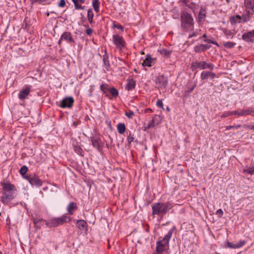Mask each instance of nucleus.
Listing matches in <instances>:
<instances>
[{
	"mask_svg": "<svg viewBox=\"0 0 254 254\" xmlns=\"http://www.w3.org/2000/svg\"><path fill=\"white\" fill-rule=\"evenodd\" d=\"M74 150L81 156H84V151L80 146L74 145Z\"/></svg>",
	"mask_w": 254,
	"mask_h": 254,
	"instance_id": "nucleus-30",
	"label": "nucleus"
},
{
	"mask_svg": "<svg viewBox=\"0 0 254 254\" xmlns=\"http://www.w3.org/2000/svg\"><path fill=\"white\" fill-rule=\"evenodd\" d=\"M159 52L162 55L167 57H168L171 53V51L165 49H161Z\"/></svg>",
	"mask_w": 254,
	"mask_h": 254,
	"instance_id": "nucleus-37",
	"label": "nucleus"
},
{
	"mask_svg": "<svg viewBox=\"0 0 254 254\" xmlns=\"http://www.w3.org/2000/svg\"><path fill=\"white\" fill-rule=\"evenodd\" d=\"M181 27L185 30L193 29V19L186 10H183L181 15Z\"/></svg>",
	"mask_w": 254,
	"mask_h": 254,
	"instance_id": "nucleus-4",
	"label": "nucleus"
},
{
	"mask_svg": "<svg viewBox=\"0 0 254 254\" xmlns=\"http://www.w3.org/2000/svg\"><path fill=\"white\" fill-rule=\"evenodd\" d=\"M24 179H26L29 183L33 186L40 187L43 185L42 181L39 179L38 177L35 174H29L24 176Z\"/></svg>",
	"mask_w": 254,
	"mask_h": 254,
	"instance_id": "nucleus-7",
	"label": "nucleus"
},
{
	"mask_svg": "<svg viewBox=\"0 0 254 254\" xmlns=\"http://www.w3.org/2000/svg\"><path fill=\"white\" fill-rule=\"evenodd\" d=\"M77 227L80 230L85 231V232L88 230V225L86 221L84 220H76Z\"/></svg>",
	"mask_w": 254,
	"mask_h": 254,
	"instance_id": "nucleus-19",
	"label": "nucleus"
},
{
	"mask_svg": "<svg viewBox=\"0 0 254 254\" xmlns=\"http://www.w3.org/2000/svg\"><path fill=\"white\" fill-rule=\"evenodd\" d=\"M127 133V141L128 144H130L131 143L134 141V138L133 137V134L131 133L130 131H129V132Z\"/></svg>",
	"mask_w": 254,
	"mask_h": 254,
	"instance_id": "nucleus-39",
	"label": "nucleus"
},
{
	"mask_svg": "<svg viewBox=\"0 0 254 254\" xmlns=\"http://www.w3.org/2000/svg\"><path fill=\"white\" fill-rule=\"evenodd\" d=\"M243 127H247L250 129L254 130V126H251L250 125L248 124H245L243 125Z\"/></svg>",
	"mask_w": 254,
	"mask_h": 254,
	"instance_id": "nucleus-48",
	"label": "nucleus"
},
{
	"mask_svg": "<svg viewBox=\"0 0 254 254\" xmlns=\"http://www.w3.org/2000/svg\"><path fill=\"white\" fill-rule=\"evenodd\" d=\"M66 4L65 0H60L58 5L60 7H64Z\"/></svg>",
	"mask_w": 254,
	"mask_h": 254,
	"instance_id": "nucleus-45",
	"label": "nucleus"
},
{
	"mask_svg": "<svg viewBox=\"0 0 254 254\" xmlns=\"http://www.w3.org/2000/svg\"><path fill=\"white\" fill-rule=\"evenodd\" d=\"M28 171V168L26 166H23L19 170V173L24 178V176L27 175L26 174Z\"/></svg>",
	"mask_w": 254,
	"mask_h": 254,
	"instance_id": "nucleus-38",
	"label": "nucleus"
},
{
	"mask_svg": "<svg viewBox=\"0 0 254 254\" xmlns=\"http://www.w3.org/2000/svg\"><path fill=\"white\" fill-rule=\"evenodd\" d=\"M0 184L2 187L1 201L3 204L7 205L17 196V189L8 182H1Z\"/></svg>",
	"mask_w": 254,
	"mask_h": 254,
	"instance_id": "nucleus-1",
	"label": "nucleus"
},
{
	"mask_svg": "<svg viewBox=\"0 0 254 254\" xmlns=\"http://www.w3.org/2000/svg\"><path fill=\"white\" fill-rule=\"evenodd\" d=\"M176 229L174 226L168 232L162 240L158 241L156 242V247L154 254H162L165 251V247L169 244L170 240L172 236L174 231Z\"/></svg>",
	"mask_w": 254,
	"mask_h": 254,
	"instance_id": "nucleus-3",
	"label": "nucleus"
},
{
	"mask_svg": "<svg viewBox=\"0 0 254 254\" xmlns=\"http://www.w3.org/2000/svg\"><path fill=\"white\" fill-rule=\"evenodd\" d=\"M234 126V128H235L236 129H238L239 128L241 127V125H235Z\"/></svg>",
	"mask_w": 254,
	"mask_h": 254,
	"instance_id": "nucleus-57",
	"label": "nucleus"
},
{
	"mask_svg": "<svg viewBox=\"0 0 254 254\" xmlns=\"http://www.w3.org/2000/svg\"><path fill=\"white\" fill-rule=\"evenodd\" d=\"M46 222L47 221H46L45 220H43L42 219H36L34 220V223L35 226L37 228H40L41 227V225H43L44 223L46 224Z\"/></svg>",
	"mask_w": 254,
	"mask_h": 254,
	"instance_id": "nucleus-29",
	"label": "nucleus"
},
{
	"mask_svg": "<svg viewBox=\"0 0 254 254\" xmlns=\"http://www.w3.org/2000/svg\"><path fill=\"white\" fill-rule=\"evenodd\" d=\"M30 89L28 86L25 88L21 90L18 94V98L21 100H24L26 99L30 94Z\"/></svg>",
	"mask_w": 254,
	"mask_h": 254,
	"instance_id": "nucleus-17",
	"label": "nucleus"
},
{
	"mask_svg": "<svg viewBox=\"0 0 254 254\" xmlns=\"http://www.w3.org/2000/svg\"><path fill=\"white\" fill-rule=\"evenodd\" d=\"M93 16H94V14H93L92 9H88V12H87V18H88L89 22L90 24H92L93 22Z\"/></svg>",
	"mask_w": 254,
	"mask_h": 254,
	"instance_id": "nucleus-32",
	"label": "nucleus"
},
{
	"mask_svg": "<svg viewBox=\"0 0 254 254\" xmlns=\"http://www.w3.org/2000/svg\"><path fill=\"white\" fill-rule=\"evenodd\" d=\"M172 207L173 206L170 202L155 203L152 205V215H157L163 217Z\"/></svg>",
	"mask_w": 254,
	"mask_h": 254,
	"instance_id": "nucleus-2",
	"label": "nucleus"
},
{
	"mask_svg": "<svg viewBox=\"0 0 254 254\" xmlns=\"http://www.w3.org/2000/svg\"><path fill=\"white\" fill-rule=\"evenodd\" d=\"M90 140L92 142V145L96 148L99 151H100L101 148L103 146V143L101 138L97 136L91 137Z\"/></svg>",
	"mask_w": 254,
	"mask_h": 254,
	"instance_id": "nucleus-10",
	"label": "nucleus"
},
{
	"mask_svg": "<svg viewBox=\"0 0 254 254\" xmlns=\"http://www.w3.org/2000/svg\"><path fill=\"white\" fill-rule=\"evenodd\" d=\"M195 86L196 85L194 84L193 86H192V87H191L190 89H189L188 91V93H190L192 92V91L194 90Z\"/></svg>",
	"mask_w": 254,
	"mask_h": 254,
	"instance_id": "nucleus-52",
	"label": "nucleus"
},
{
	"mask_svg": "<svg viewBox=\"0 0 254 254\" xmlns=\"http://www.w3.org/2000/svg\"><path fill=\"white\" fill-rule=\"evenodd\" d=\"M88 119H89V118H88V116H86V118H85V120L87 121Z\"/></svg>",
	"mask_w": 254,
	"mask_h": 254,
	"instance_id": "nucleus-61",
	"label": "nucleus"
},
{
	"mask_svg": "<svg viewBox=\"0 0 254 254\" xmlns=\"http://www.w3.org/2000/svg\"><path fill=\"white\" fill-rule=\"evenodd\" d=\"M234 128V126H227L226 127V130H229V129H230L231 128Z\"/></svg>",
	"mask_w": 254,
	"mask_h": 254,
	"instance_id": "nucleus-55",
	"label": "nucleus"
},
{
	"mask_svg": "<svg viewBox=\"0 0 254 254\" xmlns=\"http://www.w3.org/2000/svg\"><path fill=\"white\" fill-rule=\"evenodd\" d=\"M117 128L119 133L122 134L126 131V127L124 123H121L118 124Z\"/></svg>",
	"mask_w": 254,
	"mask_h": 254,
	"instance_id": "nucleus-26",
	"label": "nucleus"
},
{
	"mask_svg": "<svg viewBox=\"0 0 254 254\" xmlns=\"http://www.w3.org/2000/svg\"><path fill=\"white\" fill-rule=\"evenodd\" d=\"M245 5L249 14L254 13V0H245Z\"/></svg>",
	"mask_w": 254,
	"mask_h": 254,
	"instance_id": "nucleus-15",
	"label": "nucleus"
},
{
	"mask_svg": "<svg viewBox=\"0 0 254 254\" xmlns=\"http://www.w3.org/2000/svg\"><path fill=\"white\" fill-rule=\"evenodd\" d=\"M46 14H47V15L48 16H49V15H50V13H49V12H47Z\"/></svg>",
	"mask_w": 254,
	"mask_h": 254,
	"instance_id": "nucleus-63",
	"label": "nucleus"
},
{
	"mask_svg": "<svg viewBox=\"0 0 254 254\" xmlns=\"http://www.w3.org/2000/svg\"><path fill=\"white\" fill-rule=\"evenodd\" d=\"M92 33V30L90 28H88L86 30V33L88 35H91Z\"/></svg>",
	"mask_w": 254,
	"mask_h": 254,
	"instance_id": "nucleus-49",
	"label": "nucleus"
},
{
	"mask_svg": "<svg viewBox=\"0 0 254 254\" xmlns=\"http://www.w3.org/2000/svg\"><path fill=\"white\" fill-rule=\"evenodd\" d=\"M108 91L111 94L112 98H116L119 95V92H118V90L114 87L109 88Z\"/></svg>",
	"mask_w": 254,
	"mask_h": 254,
	"instance_id": "nucleus-27",
	"label": "nucleus"
},
{
	"mask_svg": "<svg viewBox=\"0 0 254 254\" xmlns=\"http://www.w3.org/2000/svg\"><path fill=\"white\" fill-rule=\"evenodd\" d=\"M236 43L232 42H226L223 43V46L224 47L227 48L228 49L233 48L235 45Z\"/></svg>",
	"mask_w": 254,
	"mask_h": 254,
	"instance_id": "nucleus-36",
	"label": "nucleus"
},
{
	"mask_svg": "<svg viewBox=\"0 0 254 254\" xmlns=\"http://www.w3.org/2000/svg\"><path fill=\"white\" fill-rule=\"evenodd\" d=\"M100 4L99 0H92V6L96 12H98L99 10Z\"/></svg>",
	"mask_w": 254,
	"mask_h": 254,
	"instance_id": "nucleus-31",
	"label": "nucleus"
},
{
	"mask_svg": "<svg viewBox=\"0 0 254 254\" xmlns=\"http://www.w3.org/2000/svg\"><path fill=\"white\" fill-rule=\"evenodd\" d=\"M243 173L245 174H248L251 175H254V167H247L243 170Z\"/></svg>",
	"mask_w": 254,
	"mask_h": 254,
	"instance_id": "nucleus-34",
	"label": "nucleus"
},
{
	"mask_svg": "<svg viewBox=\"0 0 254 254\" xmlns=\"http://www.w3.org/2000/svg\"><path fill=\"white\" fill-rule=\"evenodd\" d=\"M167 111H169L170 110V108H169V107H168L167 108Z\"/></svg>",
	"mask_w": 254,
	"mask_h": 254,
	"instance_id": "nucleus-62",
	"label": "nucleus"
},
{
	"mask_svg": "<svg viewBox=\"0 0 254 254\" xmlns=\"http://www.w3.org/2000/svg\"><path fill=\"white\" fill-rule=\"evenodd\" d=\"M152 112V110L150 108L146 109L145 110V113H149V112Z\"/></svg>",
	"mask_w": 254,
	"mask_h": 254,
	"instance_id": "nucleus-56",
	"label": "nucleus"
},
{
	"mask_svg": "<svg viewBox=\"0 0 254 254\" xmlns=\"http://www.w3.org/2000/svg\"><path fill=\"white\" fill-rule=\"evenodd\" d=\"M113 41L116 48L120 50H122L125 47L126 42L124 39L118 34L113 35Z\"/></svg>",
	"mask_w": 254,
	"mask_h": 254,
	"instance_id": "nucleus-8",
	"label": "nucleus"
},
{
	"mask_svg": "<svg viewBox=\"0 0 254 254\" xmlns=\"http://www.w3.org/2000/svg\"><path fill=\"white\" fill-rule=\"evenodd\" d=\"M216 214L218 215L219 217H222L223 215V211L222 209H219L216 211Z\"/></svg>",
	"mask_w": 254,
	"mask_h": 254,
	"instance_id": "nucleus-46",
	"label": "nucleus"
},
{
	"mask_svg": "<svg viewBox=\"0 0 254 254\" xmlns=\"http://www.w3.org/2000/svg\"><path fill=\"white\" fill-rule=\"evenodd\" d=\"M205 38V39H207V38H207V35H206V34H203V35H202V36L201 37H200V39H201V38Z\"/></svg>",
	"mask_w": 254,
	"mask_h": 254,
	"instance_id": "nucleus-58",
	"label": "nucleus"
},
{
	"mask_svg": "<svg viewBox=\"0 0 254 254\" xmlns=\"http://www.w3.org/2000/svg\"><path fill=\"white\" fill-rule=\"evenodd\" d=\"M103 62L104 63V66L107 70L109 71L110 68V64L109 60V56L107 55L106 51L105 55L103 56Z\"/></svg>",
	"mask_w": 254,
	"mask_h": 254,
	"instance_id": "nucleus-21",
	"label": "nucleus"
},
{
	"mask_svg": "<svg viewBox=\"0 0 254 254\" xmlns=\"http://www.w3.org/2000/svg\"><path fill=\"white\" fill-rule=\"evenodd\" d=\"M216 76V74L214 72L210 71V77H212V78H214Z\"/></svg>",
	"mask_w": 254,
	"mask_h": 254,
	"instance_id": "nucleus-54",
	"label": "nucleus"
},
{
	"mask_svg": "<svg viewBox=\"0 0 254 254\" xmlns=\"http://www.w3.org/2000/svg\"><path fill=\"white\" fill-rule=\"evenodd\" d=\"M125 115L128 118L131 119L134 115V112L131 110H129L128 112H126Z\"/></svg>",
	"mask_w": 254,
	"mask_h": 254,
	"instance_id": "nucleus-43",
	"label": "nucleus"
},
{
	"mask_svg": "<svg viewBox=\"0 0 254 254\" xmlns=\"http://www.w3.org/2000/svg\"><path fill=\"white\" fill-rule=\"evenodd\" d=\"M153 61V59L151 58L150 55H147L146 58L143 61L142 63L143 66H151V63Z\"/></svg>",
	"mask_w": 254,
	"mask_h": 254,
	"instance_id": "nucleus-25",
	"label": "nucleus"
},
{
	"mask_svg": "<svg viewBox=\"0 0 254 254\" xmlns=\"http://www.w3.org/2000/svg\"><path fill=\"white\" fill-rule=\"evenodd\" d=\"M214 64L211 63H207L205 61L194 62L192 63L191 67L192 70L199 69H209L213 70L214 69Z\"/></svg>",
	"mask_w": 254,
	"mask_h": 254,
	"instance_id": "nucleus-6",
	"label": "nucleus"
},
{
	"mask_svg": "<svg viewBox=\"0 0 254 254\" xmlns=\"http://www.w3.org/2000/svg\"><path fill=\"white\" fill-rule=\"evenodd\" d=\"M186 6H188V7H189L191 9H193V7L194 6H195V4H194L193 3H191V4H186Z\"/></svg>",
	"mask_w": 254,
	"mask_h": 254,
	"instance_id": "nucleus-53",
	"label": "nucleus"
},
{
	"mask_svg": "<svg viewBox=\"0 0 254 254\" xmlns=\"http://www.w3.org/2000/svg\"><path fill=\"white\" fill-rule=\"evenodd\" d=\"M108 85L107 84H102L100 85V89L104 94H106L105 96L111 99L112 98L108 94H106L107 91L108 90Z\"/></svg>",
	"mask_w": 254,
	"mask_h": 254,
	"instance_id": "nucleus-28",
	"label": "nucleus"
},
{
	"mask_svg": "<svg viewBox=\"0 0 254 254\" xmlns=\"http://www.w3.org/2000/svg\"><path fill=\"white\" fill-rule=\"evenodd\" d=\"M210 71H203L201 73L200 78L202 80H205L210 77Z\"/></svg>",
	"mask_w": 254,
	"mask_h": 254,
	"instance_id": "nucleus-33",
	"label": "nucleus"
},
{
	"mask_svg": "<svg viewBox=\"0 0 254 254\" xmlns=\"http://www.w3.org/2000/svg\"><path fill=\"white\" fill-rule=\"evenodd\" d=\"M206 9L203 7H201L199 10L198 16V21L202 22L204 21L205 20V18L206 16Z\"/></svg>",
	"mask_w": 254,
	"mask_h": 254,
	"instance_id": "nucleus-22",
	"label": "nucleus"
},
{
	"mask_svg": "<svg viewBox=\"0 0 254 254\" xmlns=\"http://www.w3.org/2000/svg\"><path fill=\"white\" fill-rule=\"evenodd\" d=\"M232 115H234V114H233V111L225 112L221 115V117L226 118Z\"/></svg>",
	"mask_w": 254,
	"mask_h": 254,
	"instance_id": "nucleus-41",
	"label": "nucleus"
},
{
	"mask_svg": "<svg viewBox=\"0 0 254 254\" xmlns=\"http://www.w3.org/2000/svg\"><path fill=\"white\" fill-rule=\"evenodd\" d=\"M254 113V109L251 108L250 109H243L240 111H234L233 114L234 115H238V116H246L247 115H251Z\"/></svg>",
	"mask_w": 254,
	"mask_h": 254,
	"instance_id": "nucleus-12",
	"label": "nucleus"
},
{
	"mask_svg": "<svg viewBox=\"0 0 254 254\" xmlns=\"http://www.w3.org/2000/svg\"><path fill=\"white\" fill-rule=\"evenodd\" d=\"M204 42H206L209 44H213L216 45L218 47H219V45H218V44L217 42L211 40V39H204Z\"/></svg>",
	"mask_w": 254,
	"mask_h": 254,
	"instance_id": "nucleus-42",
	"label": "nucleus"
},
{
	"mask_svg": "<svg viewBox=\"0 0 254 254\" xmlns=\"http://www.w3.org/2000/svg\"><path fill=\"white\" fill-rule=\"evenodd\" d=\"M155 82L160 87H166L168 84L167 79L164 75L159 76L157 77Z\"/></svg>",
	"mask_w": 254,
	"mask_h": 254,
	"instance_id": "nucleus-14",
	"label": "nucleus"
},
{
	"mask_svg": "<svg viewBox=\"0 0 254 254\" xmlns=\"http://www.w3.org/2000/svg\"><path fill=\"white\" fill-rule=\"evenodd\" d=\"M201 45L202 46L201 47H203V49L204 51H206L207 50L209 49L211 47L210 45H208L206 44H201Z\"/></svg>",
	"mask_w": 254,
	"mask_h": 254,
	"instance_id": "nucleus-47",
	"label": "nucleus"
},
{
	"mask_svg": "<svg viewBox=\"0 0 254 254\" xmlns=\"http://www.w3.org/2000/svg\"><path fill=\"white\" fill-rule=\"evenodd\" d=\"M114 27L119 29H121L122 31H123V27L120 25H114Z\"/></svg>",
	"mask_w": 254,
	"mask_h": 254,
	"instance_id": "nucleus-51",
	"label": "nucleus"
},
{
	"mask_svg": "<svg viewBox=\"0 0 254 254\" xmlns=\"http://www.w3.org/2000/svg\"><path fill=\"white\" fill-rule=\"evenodd\" d=\"M246 243L247 242L245 240H240L236 244H234L233 243L228 241L226 243V246L227 248L230 249H238L244 246Z\"/></svg>",
	"mask_w": 254,
	"mask_h": 254,
	"instance_id": "nucleus-16",
	"label": "nucleus"
},
{
	"mask_svg": "<svg viewBox=\"0 0 254 254\" xmlns=\"http://www.w3.org/2000/svg\"><path fill=\"white\" fill-rule=\"evenodd\" d=\"M74 3V7L76 9H84V6H82L80 3H83L85 2V0H72Z\"/></svg>",
	"mask_w": 254,
	"mask_h": 254,
	"instance_id": "nucleus-23",
	"label": "nucleus"
},
{
	"mask_svg": "<svg viewBox=\"0 0 254 254\" xmlns=\"http://www.w3.org/2000/svg\"><path fill=\"white\" fill-rule=\"evenodd\" d=\"M71 218L66 215H64L62 217L54 218L50 221L46 222V225L49 227H57L60 225H63L64 223L68 222L70 221Z\"/></svg>",
	"mask_w": 254,
	"mask_h": 254,
	"instance_id": "nucleus-5",
	"label": "nucleus"
},
{
	"mask_svg": "<svg viewBox=\"0 0 254 254\" xmlns=\"http://www.w3.org/2000/svg\"><path fill=\"white\" fill-rule=\"evenodd\" d=\"M195 6H194L193 7V9H191L192 11H193V12L194 13H195Z\"/></svg>",
	"mask_w": 254,
	"mask_h": 254,
	"instance_id": "nucleus-59",
	"label": "nucleus"
},
{
	"mask_svg": "<svg viewBox=\"0 0 254 254\" xmlns=\"http://www.w3.org/2000/svg\"><path fill=\"white\" fill-rule=\"evenodd\" d=\"M146 231L148 232L149 231V229L148 228L146 229Z\"/></svg>",
	"mask_w": 254,
	"mask_h": 254,
	"instance_id": "nucleus-64",
	"label": "nucleus"
},
{
	"mask_svg": "<svg viewBox=\"0 0 254 254\" xmlns=\"http://www.w3.org/2000/svg\"><path fill=\"white\" fill-rule=\"evenodd\" d=\"M198 33L196 31L193 32L192 34H190L189 36V38H191L193 37L197 36Z\"/></svg>",
	"mask_w": 254,
	"mask_h": 254,
	"instance_id": "nucleus-50",
	"label": "nucleus"
},
{
	"mask_svg": "<svg viewBox=\"0 0 254 254\" xmlns=\"http://www.w3.org/2000/svg\"><path fill=\"white\" fill-rule=\"evenodd\" d=\"M62 40H65L69 43L74 42V41L72 37L71 34L69 32H64L63 33L58 41L59 45H61Z\"/></svg>",
	"mask_w": 254,
	"mask_h": 254,
	"instance_id": "nucleus-11",
	"label": "nucleus"
},
{
	"mask_svg": "<svg viewBox=\"0 0 254 254\" xmlns=\"http://www.w3.org/2000/svg\"><path fill=\"white\" fill-rule=\"evenodd\" d=\"M201 46H202L201 44L195 46L194 47V51L197 53H200L201 52H204L203 47H202Z\"/></svg>",
	"mask_w": 254,
	"mask_h": 254,
	"instance_id": "nucleus-40",
	"label": "nucleus"
},
{
	"mask_svg": "<svg viewBox=\"0 0 254 254\" xmlns=\"http://www.w3.org/2000/svg\"><path fill=\"white\" fill-rule=\"evenodd\" d=\"M74 99L72 97H67L61 101L60 106L62 108H71L74 103Z\"/></svg>",
	"mask_w": 254,
	"mask_h": 254,
	"instance_id": "nucleus-9",
	"label": "nucleus"
},
{
	"mask_svg": "<svg viewBox=\"0 0 254 254\" xmlns=\"http://www.w3.org/2000/svg\"><path fill=\"white\" fill-rule=\"evenodd\" d=\"M77 208L76 203L71 202L69 203L67 207L68 213L70 215H72L73 213V211Z\"/></svg>",
	"mask_w": 254,
	"mask_h": 254,
	"instance_id": "nucleus-24",
	"label": "nucleus"
},
{
	"mask_svg": "<svg viewBox=\"0 0 254 254\" xmlns=\"http://www.w3.org/2000/svg\"><path fill=\"white\" fill-rule=\"evenodd\" d=\"M242 39L246 42H254V30L245 33L242 35Z\"/></svg>",
	"mask_w": 254,
	"mask_h": 254,
	"instance_id": "nucleus-13",
	"label": "nucleus"
},
{
	"mask_svg": "<svg viewBox=\"0 0 254 254\" xmlns=\"http://www.w3.org/2000/svg\"><path fill=\"white\" fill-rule=\"evenodd\" d=\"M136 82L133 78L127 79V83L125 87V89L127 91L132 90L135 88Z\"/></svg>",
	"mask_w": 254,
	"mask_h": 254,
	"instance_id": "nucleus-20",
	"label": "nucleus"
},
{
	"mask_svg": "<svg viewBox=\"0 0 254 254\" xmlns=\"http://www.w3.org/2000/svg\"><path fill=\"white\" fill-rule=\"evenodd\" d=\"M155 123L154 121V118H152V119L148 123L147 126L144 127V130H147V129L150 128L151 127H153L155 126Z\"/></svg>",
	"mask_w": 254,
	"mask_h": 254,
	"instance_id": "nucleus-35",
	"label": "nucleus"
},
{
	"mask_svg": "<svg viewBox=\"0 0 254 254\" xmlns=\"http://www.w3.org/2000/svg\"><path fill=\"white\" fill-rule=\"evenodd\" d=\"M230 21L232 24H235L241 22H245L246 21V19L244 17L237 15L236 16H231L230 18Z\"/></svg>",
	"mask_w": 254,
	"mask_h": 254,
	"instance_id": "nucleus-18",
	"label": "nucleus"
},
{
	"mask_svg": "<svg viewBox=\"0 0 254 254\" xmlns=\"http://www.w3.org/2000/svg\"><path fill=\"white\" fill-rule=\"evenodd\" d=\"M156 105L158 107H159V108H161V109H162L163 110L164 109V107H163V104L162 100H161V99L157 100V101L156 102Z\"/></svg>",
	"mask_w": 254,
	"mask_h": 254,
	"instance_id": "nucleus-44",
	"label": "nucleus"
},
{
	"mask_svg": "<svg viewBox=\"0 0 254 254\" xmlns=\"http://www.w3.org/2000/svg\"><path fill=\"white\" fill-rule=\"evenodd\" d=\"M226 35L228 36V35H231V31H228L226 33Z\"/></svg>",
	"mask_w": 254,
	"mask_h": 254,
	"instance_id": "nucleus-60",
	"label": "nucleus"
}]
</instances>
